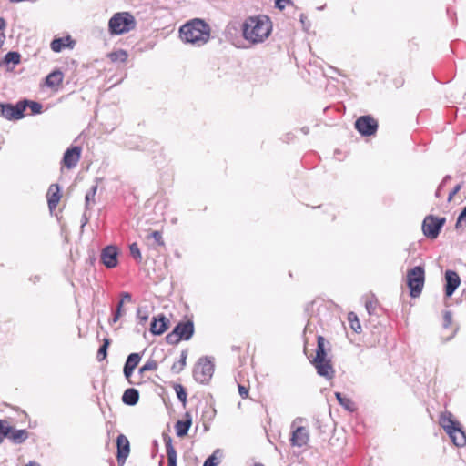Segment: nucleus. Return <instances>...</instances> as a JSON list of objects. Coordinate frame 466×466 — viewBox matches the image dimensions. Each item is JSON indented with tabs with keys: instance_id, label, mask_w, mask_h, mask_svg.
<instances>
[{
	"instance_id": "obj_48",
	"label": "nucleus",
	"mask_w": 466,
	"mask_h": 466,
	"mask_svg": "<svg viewBox=\"0 0 466 466\" xmlns=\"http://www.w3.org/2000/svg\"><path fill=\"white\" fill-rule=\"evenodd\" d=\"M134 369L127 367L124 365L123 373L125 378L127 380V381L132 384V381L130 380L132 374H133Z\"/></svg>"
},
{
	"instance_id": "obj_58",
	"label": "nucleus",
	"mask_w": 466,
	"mask_h": 466,
	"mask_svg": "<svg viewBox=\"0 0 466 466\" xmlns=\"http://www.w3.org/2000/svg\"><path fill=\"white\" fill-rule=\"evenodd\" d=\"M450 178H451V177H450V176H446V177L443 178V181H442L441 185H442L443 183H445L446 181H449V179H450Z\"/></svg>"
},
{
	"instance_id": "obj_53",
	"label": "nucleus",
	"mask_w": 466,
	"mask_h": 466,
	"mask_svg": "<svg viewBox=\"0 0 466 466\" xmlns=\"http://www.w3.org/2000/svg\"><path fill=\"white\" fill-rule=\"evenodd\" d=\"M120 296H121V299H124V303L126 301L130 302L131 299H132V297H131V295L128 292H122L120 294Z\"/></svg>"
},
{
	"instance_id": "obj_10",
	"label": "nucleus",
	"mask_w": 466,
	"mask_h": 466,
	"mask_svg": "<svg viewBox=\"0 0 466 466\" xmlns=\"http://www.w3.org/2000/svg\"><path fill=\"white\" fill-rule=\"evenodd\" d=\"M309 441V431L305 427H296L292 430L290 443L294 447H304Z\"/></svg>"
},
{
	"instance_id": "obj_16",
	"label": "nucleus",
	"mask_w": 466,
	"mask_h": 466,
	"mask_svg": "<svg viewBox=\"0 0 466 466\" xmlns=\"http://www.w3.org/2000/svg\"><path fill=\"white\" fill-rule=\"evenodd\" d=\"M168 323L169 320L163 314H160L153 319L150 325V331L154 335H161L167 329Z\"/></svg>"
},
{
	"instance_id": "obj_21",
	"label": "nucleus",
	"mask_w": 466,
	"mask_h": 466,
	"mask_svg": "<svg viewBox=\"0 0 466 466\" xmlns=\"http://www.w3.org/2000/svg\"><path fill=\"white\" fill-rule=\"evenodd\" d=\"M75 45V41L71 39V37L66 36L61 38H56L51 42V49L54 52H60L64 47H71L73 48Z\"/></svg>"
},
{
	"instance_id": "obj_30",
	"label": "nucleus",
	"mask_w": 466,
	"mask_h": 466,
	"mask_svg": "<svg viewBox=\"0 0 466 466\" xmlns=\"http://www.w3.org/2000/svg\"><path fill=\"white\" fill-rule=\"evenodd\" d=\"M18 104H24L25 109L26 107H29L32 111V114H34V115L40 114L42 112L43 106L38 102L25 99V100L19 101Z\"/></svg>"
},
{
	"instance_id": "obj_29",
	"label": "nucleus",
	"mask_w": 466,
	"mask_h": 466,
	"mask_svg": "<svg viewBox=\"0 0 466 466\" xmlns=\"http://www.w3.org/2000/svg\"><path fill=\"white\" fill-rule=\"evenodd\" d=\"M20 60H21V56L18 52L10 51L7 54H5L3 61L0 62V66L3 64L7 65V66L9 64H13L14 66H15L20 63Z\"/></svg>"
},
{
	"instance_id": "obj_40",
	"label": "nucleus",
	"mask_w": 466,
	"mask_h": 466,
	"mask_svg": "<svg viewBox=\"0 0 466 466\" xmlns=\"http://www.w3.org/2000/svg\"><path fill=\"white\" fill-rule=\"evenodd\" d=\"M129 251L130 255L133 257L134 259H136L138 262L142 260V255L137 243H132L129 246Z\"/></svg>"
},
{
	"instance_id": "obj_42",
	"label": "nucleus",
	"mask_w": 466,
	"mask_h": 466,
	"mask_svg": "<svg viewBox=\"0 0 466 466\" xmlns=\"http://www.w3.org/2000/svg\"><path fill=\"white\" fill-rule=\"evenodd\" d=\"M182 340L177 332L173 329L172 332L168 333L166 337V341L170 345H176Z\"/></svg>"
},
{
	"instance_id": "obj_59",
	"label": "nucleus",
	"mask_w": 466,
	"mask_h": 466,
	"mask_svg": "<svg viewBox=\"0 0 466 466\" xmlns=\"http://www.w3.org/2000/svg\"><path fill=\"white\" fill-rule=\"evenodd\" d=\"M441 187V184L440 185L439 188H438V189H437V191H436V196H437V197H439V196H440Z\"/></svg>"
},
{
	"instance_id": "obj_46",
	"label": "nucleus",
	"mask_w": 466,
	"mask_h": 466,
	"mask_svg": "<svg viewBox=\"0 0 466 466\" xmlns=\"http://www.w3.org/2000/svg\"><path fill=\"white\" fill-rule=\"evenodd\" d=\"M5 26H6L5 20L3 17H0V48L4 45V42L5 39V35L3 32V30L5 28Z\"/></svg>"
},
{
	"instance_id": "obj_51",
	"label": "nucleus",
	"mask_w": 466,
	"mask_h": 466,
	"mask_svg": "<svg viewBox=\"0 0 466 466\" xmlns=\"http://www.w3.org/2000/svg\"><path fill=\"white\" fill-rule=\"evenodd\" d=\"M238 392L243 399L247 398L248 395V390L243 385H238Z\"/></svg>"
},
{
	"instance_id": "obj_41",
	"label": "nucleus",
	"mask_w": 466,
	"mask_h": 466,
	"mask_svg": "<svg viewBox=\"0 0 466 466\" xmlns=\"http://www.w3.org/2000/svg\"><path fill=\"white\" fill-rule=\"evenodd\" d=\"M97 186H92V187L88 190V192L86 194V205L88 207L90 203L95 202V196L96 194Z\"/></svg>"
},
{
	"instance_id": "obj_20",
	"label": "nucleus",
	"mask_w": 466,
	"mask_h": 466,
	"mask_svg": "<svg viewBox=\"0 0 466 466\" xmlns=\"http://www.w3.org/2000/svg\"><path fill=\"white\" fill-rule=\"evenodd\" d=\"M192 424V418L189 412H186L185 420H179L175 424L176 433L178 437H184L187 434Z\"/></svg>"
},
{
	"instance_id": "obj_52",
	"label": "nucleus",
	"mask_w": 466,
	"mask_h": 466,
	"mask_svg": "<svg viewBox=\"0 0 466 466\" xmlns=\"http://www.w3.org/2000/svg\"><path fill=\"white\" fill-rule=\"evenodd\" d=\"M451 323V315L446 311L444 314V327L447 328Z\"/></svg>"
},
{
	"instance_id": "obj_15",
	"label": "nucleus",
	"mask_w": 466,
	"mask_h": 466,
	"mask_svg": "<svg viewBox=\"0 0 466 466\" xmlns=\"http://www.w3.org/2000/svg\"><path fill=\"white\" fill-rule=\"evenodd\" d=\"M174 330L183 340H189L194 334V324L191 320L179 322L174 328Z\"/></svg>"
},
{
	"instance_id": "obj_61",
	"label": "nucleus",
	"mask_w": 466,
	"mask_h": 466,
	"mask_svg": "<svg viewBox=\"0 0 466 466\" xmlns=\"http://www.w3.org/2000/svg\"><path fill=\"white\" fill-rule=\"evenodd\" d=\"M302 131H303L305 134H307V133L309 132V128H308V127H304V128H302Z\"/></svg>"
},
{
	"instance_id": "obj_19",
	"label": "nucleus",
	"mask_w": 466,
	"mask_h": 466,
	"mask_svg": "<svg viewBox=\"0 0 466 466\" xmlns=\"http://www.w3.org/2000/svg\"><path fill=\"white\" fill-rule=\"evenodd\" d=\"M448 435L455 446L463 447L466 445V433L460 423L454 428V430H451Z\"/></svg>"
},
{
	"instance_id": "obj_50",
	"label": "nucleus",
	"mask_w": 466,
	"mask_h": 466,
	"mask_svg": "<svg viewBox=\"0 0 466 466\" xmlns=\"http://www.w3.org/2000/svg\"><path fill=\"white\" fill-rule=\"evenodd\" d=\"M461 184H458L454 187V188L450 192L449 194V197H448V201H451L453 197L461 190Z\"/></svg>"
},
{
	"instance_id": "obj_37",
	"label": "nucleus",
	"mask_w": 466,
	"mask_h": 466,
	"mask_svg": "<svg viewBox=\"0 0 466 466\" xmlns=\"http://www.w3.org/2000/svg\"><path fill=\"white\" fill-rule=\"evenodd\" d=\"M157 362L154 360H148L142 367L139 368V373L143 374L147 371L156 370Z\"/></svg>"
},
{
	"instance_id": "obj_3",
	"label": "nucleus",
	"mask_w": 466,
	"mask_h": 466,
	"mask_svg": "<svg viewBox=\"0 0 466 466\" xmlns=\"http://www.w3.org/2000/svg\"><path fill=\"white\" fill-rule=\"evenodd\" d=\"M136 26L134 16L127 12L115 14L108 22L111 35H123L133 30Z\"/></svg>"
},
{
	"instance_id": "obj_32",
	"label": "nucleus",
	"mask_w": 466,
	"mask_h": 466,
	"mask_svg": "<svg viewBox=\"0 0 466 466\" xmlns=\"http://www.w3.org/2000/svg\"><path fill=\"white\" fill-rule=\"evenodd\" d=\"M127 56H128L127 53L123 49H119V50H116L115 52H111L108 54V57L110 58V60L112 62L124 63L127 61Z\"/></svg>"
},
{
	"instance_id": "obj_2",
	"label": "nucleus",
	"mask_w": 466,
	"mask_h": 466,
	"mask_svg": "<svg viewBox=\"0 0 466 466\" xmlns=\"http://www.w3.org/2000/svg\"><path fill=\"white\" fill-rule=\"evenodd\" d=\"M179 34L183 42L200 46L209 40L210 27L203 20L196 18L183 25Z\"/></svg>"
},
{
	"instance_id": "obj_39",
	"label": "nucleus",
	"mask_w": 466,
	"mask_h": 466,
	"mask_svg": "<svg viewBox=\"0 0 466 466\" xmlns=\"http://www.w3.org/2000/svg\"><path fill=\"white\" fill-rule=\"evenodd\" d=\"M123 305H124V299H120V301L118 302L116 309L113 314L112 319L109 320L110 324H115L118 321L119 318L122 315Z\"/></svg>"
},
{
	"instance_id": "obj_49",
	"label": "nucleus",
	"mask_w": 466,
	"mask_h": 466,
	"mask_svg": "<svg viewBox=\"0 0 466 466\" xmlns=\"http://www.w3.org/2000/svg\"><path fill=\"white\" fill-rule=\"evenodd\" d=\"M306 420L305 418L297 417L291 423V429L294 430L296 427H302L300 424Z\"/></svg>"
},
{
	"instance_id": "obj_31",
	"label": "nucleus",
	"mask_w": 466,
	"mask_h": 466,
	"mask_svg": "<svg viewBox=\"0 0 466 466\" xmlns=\"http://www.w3.org/2000/svg\"><path fill=\"white\" fill-rule=\"evenodd\" d=\"M187 350H182L181 352V355H180V360L179 361H177V363H174L171 367V370L177 374L179 373L181 370H184L185 366H186V360H187Z\"/></svg>"
},
{
	"instance_id": "obj_45",
	"label": "nucleus",
	"mask_w": 466,
	"mask_h": 466,
	"mask_svg": "<svg viewBox=\"0 0 466 466\" xmlns=\"http://www.w3.org/2000/svg\"><path fill=\"white\" fill-rule=\"evenodd\" d=\"M376 307H377L376 300H374L372 299L366 300L365 308L370 315H371L374 312V310L376 309Z\"/></svg>"
},
{
	"instance_id": "obj_13",
	"label": "nucleus",
	"mask_w": 466,
	"mask_h": 466,
	"mask_svg": "<svg viewBox=\"0 0 466 466\" xmlns=\"http://www.w3.org/2000/svg\"><path fill=\"white\" fill-rule=\"evenodd\" d=\"M81 157V148L78 146L67 148L64 153L62 163L68 169L75 167Z\"/></svg>"
},
{
	"instance_id": "obj_8",
	"label": "nucleus",
	"mask_w": 466,
	"mask_h": 466,
	"mask_svg": "<svg viewBox=\"0 0 466 466\" xmlns=\"http://www.w3.org/2000/svg\"><path fill=\"white\" fill-rule=\"evenodd\" d=\"M25 105L18 104H0V116L8 120H18L24 117Z\"/></svg>"
},
{
	"instance_id": "obj_28",
	"label": "nucleus",
	"mask_w": 466,
	"mask_h": 466,
	"mask_svg": "<svg viewBox=\"0 0 466 466\" xmlns=\"http://www.w3.org/2000/svg\"><path fill=\"white\" fill-rule=\"evenodd\" d=\"M223 456V453L222 451L219 450V449H217L216 451H214V452L208 456L203 466H217L220 463L221 461V458Z\"/></svg>"
},
{
	"instance_id": "obj_11",
	"label": "nucleus",
	"mask_w": 466,
	"mask_h": 466,
	"mask_svg": "<svg viewBox=\"0 0 466 466\" xmlns=\"http://www.w3.org/2000/svg\"><path fill=\"white\" fill-rule=\"evenodd\" d=\"M460 284L461 279L456 271L451 269L445 271L444 291L447 297L452 296Z\"/></svg>"
},
{
	"instance_id": "obj_5",
	"label": "nucleus",
	"mask_w": 466,
	"mask_h": 466,
	"mask_svg": "<svg viewBox=\"0 0 466 466\" xmlns=\"http://www.w3.org/2000/svg\"><path fill=\"white\" fill-rule=\"evenodd\" d=\"M213 373L214 363L208 357L200 358L193 370L195 380L201 384H207L212 378Z\"/></svg>"
},
{
	"instance_id": "obj_17",
	"label": "nucleus",
	"mask_w": 466,
	"mask_h": 466,
	"mask_svg": "<svg viewBox=\"0 0 466 466\" xmlns=\"http://www.w3.org/2000/svg\"><path fill=\"white\" fill-rule=\"evenodd\" d=\"M439 423L448 434L451 430H454L460 422L453 418L451 412L445 411L440 415Z\"/></svg>"
},
{
	"instance_id": "obj_12",
	"label": "nucleus",
	"mask_w": 466,
	"mask_h": 466,
	"mask_svg": "<svg viewBox=\"0 0 466 466\" xmlns=\"http://www.w3.org/2000/svg\"><path fill=\"white\" fill-rule=\"evenodd\" d=\"M116 445H117L116 460H117L118 465L123 466L125 464L126 460L128 457V454L130 451L129 441L125 435L119 434L116 439Z\"/></svg>"
},
{
	"instance_id": "obj_6",
	"label": "nucleus",
	"mask_w": 466,
	"mask_h": 466,
	"mask_svg": "<svg viewBox=\"0 0 466 466\" xmlns=\"http://www.w3.org/2000/svg\"><path fill=\"white\" fill-rule=\"evenodd\" d=\"M446 222L445 218H437L432 215L425 217L422 222L423 234L431 239H435L439 236L442 227Z\"/></svg>"
},
{
	"instance_id": "obj_25",
	"label": "nucleus",
	"mask_w": 466,
	"mask_h": 466,
	"mask_svg": "<svg viewBox=\"0 0 466 466\" xmlns=\"http://www.w3.org/2000/svg\"><path fill=\"white\" fill-rule=\"evenodd\" d=\"M63 81V74L60 71H54L46 77V85L49 87H55Z\"/></svg>"
},
{
	"instance_id": "obj_54",
	"label": "nucleus",
	"mask_w": 466,
	"mask_h": 466,
	"mask_svg": "<svg viewBox=\"0 0 466 466\" xmlns=\"http://www.w3.org/2000/svg\"><path fill=\"white\" fill-rule=\"evenodd\" d=\"M286 5H288V4L285 2H279V5L277 4V1L275 2L276 7L279 8V10H283L285 8Z\"/></svg>"
},
{
	"instance_id": "obj_35",
	"label": "nucleus",
	"mask_w": 466,
	"mask_h": 466,
	"mask_svg": "<svg viewBox=\"0 0 466 466\" xmlns=\"http://www.w3.org/2000/svg\"><path fill=\"white\" fill-rule=\"evenodd\" d=\"M174 390L176 391L177 399L183 403V406L187 403V391L181 384H175Z\"/></svg>"
},
{
	"instance_id": "obj_60",
	"label": "nucleus",
	"mask_w": 466,
	"mask_h": 466,
	"mask_svg": "<svg viewBox=\"0 0 466 466\" xmlns=\"http://www.w3.org/2000/svg\"><path fill=\"white\" fill-rule=\"evenodd\" d=\"M305 18H306V17H305V15H300V21H301L302 23H304Z\"/></svg>"
},
{
	"instance_id": "obj_18",
	"label": "nucleus",
	"mask_w": 466,
	"mask_h": 466,
	"mask_svg": "<svg viewBox=\"0 0 466 466\" xmlns=\"http://www.w3.org/2000/svg\"><path fill=\"white\" fill-rule=\"evenodd\" d=\"M60 188L57 184H52L47 191V202L50 211L54 210L60 200Z\"/></svg>"
},
{
	"instance_id": "obj_47",
	"label": "nucleus",
	"mask_w": 466,
	"mask_h": 466,
	"mask_svg": "<svg viewBox=\"0 0 466 466\" xmlns=\"http://www.w3.org/2000/svg\"><path fill=\"white\" fill-rule=\"evenodd\" d=\"M150 238H152L154 239V241L158 245V246H163L164 245V241H163V238H162V234L159 232V231H153L150 235H149Z\"/></svg>"
},
{
	"instance_id": "obj_9",
	"label": "nucleus",
	"mask_w": 466,
	"mask_h": 466,
	"mask_svg": "<svg viewBox=\"0 0 466 466\" xmlns=\"http://www.w3.org/2000/svg\"><path fill=\"white\" fill-rule=\"evenodd\" d=\"M118 250L116 247L108 245L105 247L100 255L101 262L107 268H113L117 266Z\"/></svg>"
},
{
	"instance_id": "obj_56",
	"label": "nucleus",
	"mask_w": 466,
	"mask_h": 466,
	"mask_svg": "<svg viewBox=\"0 0 466 466\" xmlns=\"http://www.w3.org/2000/svg\"><path fill=\"white\" fill-rule=\"evenodd\" d=\"M26 466H40V465L35 461H30Z\"/></svg>"
},
{
	"instance_id": "obj_34",
	"label": "nucleus",
	"mask_w": 466,
	"mask_h": 466,
	"mask_svg": "<svg viewBox=\"0 0 466 466\" xmlns=\"http://www.w3.org/2000/svg\"><path fill=\"white\" fill-rule=\"evenodd\" d=\"M141 360V355L139 353H131L127 356V360L125 362V366L136 369L138 363Z\"/></svg>"
},
{
	"instance_id": "obj_27",
	"label": "nucleus",
	"mask_w": 466,
	"mask_h": 466,
	"mask_svg": "<svg viewBox=\"0 0 466 466\" xmlns=\"http://www.w3.org/2000/svg\"><path fill=\"white\" fill-rule=\"evenodd\" d=\"M15 443H22L28 438V432L25 430H13L8 437Z\"/></svg>"
},
{
	"instance_id": "obj_26",
	"label": "nucleus",
	"mask_w": 466,
	"mask_h": 466,
	"mask_svg": "<svg viewBox=\"0 0 466 466\" xmlns=\"http://www.w3.org/2000/svg\"><path fill=\"white\" fill-rule=\"evenodd\" d=\"M335 397L339 403L347 410L353 412L356 410V407L354 402L345 396H343L340 392H336Z\"/></svg>"
},
{
	"instance_id": "obj_24",
	"label": "nucleus",
	"mask_w": 466,
	"mask_h": 466,
	"mask_svg": "<svg viewBox=\"0 0 466 466\" xmlns=\"http://www.w3.org/2000/svg\"><path fill=\"white\" fill-rule=\"evenodd\" d=\"M165 446L168 466H177V451L172 444V440L170 438L165 441Z\"/></svg>"
},
{
	"instance_id": "obj_33",
	"label": "nucleus",
	"mask_w": 466,
	"mask_h": 466,
	"mask_svg": "<svg viewBox=\"0 0 466 466\" xmlns=\"http://www.w3.org/2000/svg\"><path fill=\"white\" fill-rule=\"evenodd\" d=\"M348 320L350 322V328L356 333L361 332V325L358 319V316L354 312H350L348 315Z\"/></svg>"
},
{
	"instance_id": "obj_36",
	"label": "nucleus",
	"mask_w": 466,
	"mask_h": 466,
	"mask_svg": "<svg viewBox=\"0 0 466 466\" xmlns=\"http://www.w3.org/2000/svg\"><path fill=\"white\" fill-rule=\"evenodd\" d=\"M110 340L108 339H105L103 344L100 346L96 358L99 361L105 360L107 355V349L109 347Z\"/></svg>"
},
{
	"instance_id": "obj_55",
	"label": "nucleus",
	"mask_w": 466,
	"mask_h": 466,
	"mask_svg": "<svg viewBox=\"0 0 466 466\" xmlns=\"http://www.w3.org/2000/svg\"><path fill=\"white\" fill-rule=\"evenodd\" d=\"M30 280L33 281L34 283H36L40 280V276L35 275V276L30 278Z\"/></svg>"
},
{
	"instance_id": "obj_23",
	"label": "nucleus",
	"mask_w": 466,
	"mask_h": 466,
	"mask_svg": "<svg viewBox=\"0 0 466 466\" xmlns=\"http://www.w3.org/2000/svg\"><path fill=\"white\" fill-rule=\"evenodd\" d=\"M328 342L322 336L318 337V344L316 350V356L313 362H319L322 359H327L326 344Z\"/></svg>"
},
{
	"instance_id": "obj_43",
	"label": "nucleus",
	"mask_w": 466,
	"mask_h": 466,
	"mask_svg": "<svg viewBox=\"0 0 466 466\" xmlns=\"http://www.w3.org/2000/svg\"><path fill=\"white\" fill-rule=\"evenodd\" d=\"M462 225H466V207L459 214L455 228L458 229Z\"/></svg>"
},
{
	"instance_id": "obj_38",
	"label": "nucleus",
	"mask_w": 466,
	"mask_h": 466,
	"mask_svg": "<svg viewBox=\"0 0 466 466\" xmlns=\"http://www.w3.org/2000/svg\"><path fill=\"white\" fill-rule=\"evenodd\" d=\"M12 429L13 428L10 425H8L6 421L0 420V437H1V442L3 441V439L5 437H9V435H10V433L12 431Z\"/></svg>"
},
{
	"instance_id": "obj_57",
	"label": "nucleus",
	"mask_w": 466,
	"mask_h": 466,
	"mask_svg": "<svg viewBox=\"0 0 466 466\" xmlns=\"http://www.w3.org/2000/svg\"><path fill=\"white\" fill-rule=\"evenodd\" d=\"M279 2H285L287 4H290L291 3V0H277V4L279 5Z\"/></svg>"
},
{
	"instance_id": "obj_62",
	"label": "nucleus",
	"mask_w": 466,
	"mask_h": 466,
	"mask_svg": "<svg viewBox=\"0 0 466 466\" xmlns=\"http://www.w3.org/2000/svg\"><path fill=\"white\" fill-rule=\"evenodd\" d=\"M254 466H264L262 463H255Z\"/></svg>"
},
{
	"instance_id": "obj_22",
	"label": "nucleus",
	"mask_w": 466,
	"mask_h": 466,
	"mask_svg": "<svg viewBox=\"0 0 466 466\" xmlns=\"http://www.w3.org/2000/svg\"><path fill=\"white\" fill-rule=\"evenodd\" d=\"M139 392L134 388L127 389L122 396V401L129 406H134L138 402Z\"/></svg>"
},
{
	"instance_id": "obj_7",
	"label": "nucleus",
	"mask_w": 466,
	"mask_h": 466,
	"mask_svg": "<svg viewBox=\"0 0 466 466\" xmlns=\"http://www.w3.org/2000/svg\"><path fill=\"white\" fill-rule=\"evenodd\" d=\"M355 128L362 136H371L378 129L377 121L370 115L361 116L355 121Z\"/></svg>"
},
{
	"instance_id": "obj_44",
	"label": "nucleus",
	"mask_w": 466,
	"mask_h": 466,
	"mask_svg": "<svg viewBox=\"0 0 466 466\" xmlns=\"http://www.w3.org/2000/svg\"><path fill=\"white\" fill-rule=\"evenodd\" d=\"M137 317L139 319V322L141 324H144L148 319V315H147V311L143 310L142 308H137Z\"/></svg>"
},
{
	"instance_id": "obj_14",
	"label": "nucleus",
	"mask_w": 466,
	"mask_h": 466,
	"mask_svg": "<svg viewBox=\"0 0 466 466\" xmlns=\"http://www.w3.org/2000/svg\"><path fill=\"white\" fill-rule=\"evenodd\" d=\"M312 363L315 366L317 373L319 376L324 377L328 380H330L334 377L335 370L331 365L330 360L322 359L321 360H319V362L312 361Z\"/></svg>"
},
{
	"instance_id": "obj_4",
	"label": "nucleus",
	"mask_w": 466,
	"mask_h": 466,
	"mask_svg": "<svg viewBox=\"0 0 466 466\" xmlns=\"http://www.w3.org/2000/svg\"><path fill=\"white\" fill-rule=\"evenodd\" d=\"M425 281V270L422 266H416L407 272V285L412 298L420 295Z\"/></svg>"
},
{
	"instance_id": "obj_1",
	"label": "nucleus",
	"mask_w": 466,
	"mask_h": 466,
	"mask_svg": "<svg viewBox=\"0 0 466 466\" xmlns=\"http://www.w3.org/2000/svg\"><path fill=\"white\" fill-rule=\"evenodd\" d=\"M272 32V22L264 15L248 16L242 25V35L251 44H260L268 38Z\"/></svg>"
}]
</instances>
